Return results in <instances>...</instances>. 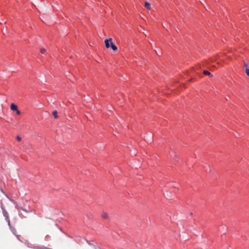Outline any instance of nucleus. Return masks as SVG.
Returning a JSON list of instances; mask_svg holds the SVG:
<instances>
[{"mask_svg":"<svg viewBox=\"0 0 249 249\" xmlns=\"http://www.w3.org/2000/svg\"><path fill=\"white\" fill-rule=\"evenodd\" d=\"M8 225L9 226L12 232L14 234H15L18 237V238H19V236L17 235V234H16L17 233L16 230L15 228H14L13 227H11V226L10 225V222L9 219L8 220Z\"/></svg>","mask_w":249,"mask_h":249,"instance_id":"f257e3e1","label":"nucleus"},{"mask_svg":"<svg viewBox=\"0 0 249 249\" xmlns=\"http://www.w3.org/2000/svg\"><path fill=\"white\" fill-rule=\"evenodd\" d=\"M112 38L106 39L105 41V45L107 48H108L110 47L111 42H112Z\"/></svg>","mask_w":249,"mask_h":249,"instance_id":"f03ea898","label":"nucleus"},{"mask_svg":"<svg viewBox=\"0 0 249 249\" xmlns=\"http://www.w3.org/2000/svg\"><path fill=\"white\" fill-rule=\"evenodd\" d=\"M10 108L12 110L16 111L18 109V107L14 104H12L10 106Z\"/></svg>","mask_w":249,"mask_h":249,"instance_id":"7ed1b4c3","label":"nucleus"},{"mask_svg":"<svg viewBox=\"0 0 249 249\" xmlns=\"http://www.w3.org/2000/svg\"><path fill=\"white\" fill-rule=\"evenodd\" d=\"M204 74L206 75H208L210 77H212L213 76V74H212L210 72H209L208 71L204 70L203 71Z\"/></svg>","mask_w":249,"mask_h":249,"instance_id":"20e7f679","label":"nucleus"},{"mask_svg":"<svg viewBox=\"0 0 249 249\" xmlns=\"http://www.w3.org/2000/svg\"><path fill=\"white\" fill-rule=\"evenodd\" d=\"M110 47L112 49V50H114V51H116V50H117V47L115 44H114L112 43V42H111Z\"/></svg>","mask_w":249,"mask_h":249,"instance_id":"39448f33","label":"nucleus"},{"mask_svg":"<svg viewBox=\"0 0 249 249\" xmlns=\"http://www.w3.org/2000/svg\"><path fill=\"white\" fill-rule=\"evenodd\" d=\"M144 6L147 9H150V3L148 2H145L144 3Z\"/></svg>","mask_w":249,"mask_h":249,"instance_id":"423d86ee","label":"nucleus"},{"mask_svg":"<svg viewBox=\"0 0 249 249\" xmlns=\"http://www.w3.org/2000/svg\"><path fill=\"white\" fill-rule=\"evenodd\" d=\"M53 115L55 119H57L58 118L57 111L56 110L53 111Z\"/></svg>","mask_w":249,"mask_h":249,"instance_id":"0eeeda50","label":"nucleus"},{"mask_svg":"<svg viewBox=\"0 0 249 249\" xmlns=\"http://www.w3.org/2000/svg\"><path fill=\"white\" fill-rule=\"evenodd\" d=\"M220 57H221V56L220 55H219V54H217L215 56V58L214 59H212V62L216 61L217 59H220Z\"/></svg>","mask_w":249,"mask_h":249,"instance_id":"6e6552de","label":"nucleus"},{"mask_svg":"<svg viewBox=\"0 0 249 249\" xmlns=\"http://www.w3.org/2000/svg\"><path fill=\"white\" fill-rule=\"evenodd\" d=\"M102 217L104 219H107L108 218V215L107 213H104L102 214Z\"/></svg>","mask_w":249,"mask_h":249,"instance_id":"1a4fd4ad","label":"nucleus"},{"mask_svg":"<svg viewBox=\"0 0 249 249\" xmlns=\"http://www.w3.org/2000/svg\"><path fill=\"white\" fill-rule=\"evenodd\" d=\"M46 52V50L45 49L41 48L40 49V53L43 54V53H45Z\"/></svg>","mask_w":249,"mask_h":249,"instance_id":"9d476101","label":"nucleus"},{"mask_svg":"<svg viewBox=\"0 0 249 249\" xmlns=\"http://www.w3.org/2000/svg\"><path fill=\"white\" fill-rule=\"evenodd\" d=\"M245 72H246L247 75H248V76L249 77V69L246 68L245 69Z\"/></svg>","mask_w":249,"mask_h":249,"instance_id":"9b49d317","label":"nucleus"},{"mask_svg":"<svg viewBox=\"0 0 249 249\" xmlns=\"http://www.w3.org/2000/svg\"><path fill=\"white\" fill-rule=\"evenodd\" d=\"M17 140L18 141L20 142V141L21 140V137H20L19 136H18L17 137Z\"/></svg>","mask_w":249,"mask_h":249,"instance_id":"f8f14e48","label":"nucleus"},{"mask_svg":"<svg viewBox=\"0 0 249 249\" xmlns=\"http://www.w3.org/2000/svg\"><path fill=\"white\" fill-rule=\"evenodd\" d=\"M16 111L18 115H20L21 114L20 111L19 110H18V109H17V110H16Z\"/></svg>","mask_w":249,"mask_h":249,"instance_id":"ddd939ff","label":"nucleus"},{"mask_svg":"<svg viewBox=\"0 0 249 249\" xmlns=\"http://www.w3.org/2000/svg\"><path fill=\"white\" fill-rule=\"evenodd\" d=\"M244 67L245 68V69H246V68H248V64H247V63H244Z\"/></svg>","mask_w":249,"mask_h":249,"instance_id":"4468645a","label":"nucleus"},{"mask_svg":"<svg viewBox=\"0 0 249 249\" xmlns=\"http://www.w3.org/2000/svg\"><path fill=\"white\" fill-rule=\"evenodd\" d=\"M221 62H224V60H223V59H221Z\"/></svg>","mask_w":249,"mask_h":249,"instance_id":"2eb2a0df","label":"nucleus"},{"mask_svg":"<svg viewBox=\"0 0 249 249\" xmlns=\"http://www.w3.org/2000/svg\"><path fill=\"white\" fill-rule=\"evenodd\" d=\"M217 64L218 65H220V63H219V62H217Z\"/></svg>","mask_w":249,"mask_h":249,"instance_id":"dca6fc26","label":"nucleus"}]
</instances>
